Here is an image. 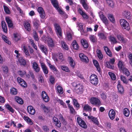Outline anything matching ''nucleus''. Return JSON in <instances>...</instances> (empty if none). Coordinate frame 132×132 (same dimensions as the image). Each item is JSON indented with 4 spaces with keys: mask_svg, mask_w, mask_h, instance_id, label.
Returning <instances> with one entry per match:
<instances>
[{
    "mask_svg": "<svg viewBox=\"0 0 132 132\" xmlns=\"http://www.w3.org/2000/svg\"><path fill=\"white\" fill-rule=\"evenodd\" d=\"M24 26L25 29L28 31L30 30V23L28 22H26L24 23Z\"/></svg>",
    "mask_w": 132,
    "mask_h": 132,
    "instance_id": "34",
    "label": "nucleus"
},
{
    "mask_svg": "<svg viewBox=\"0 0 132 132\" xmlns=\"http://www.w3.org/2000/svg\"><path fill=\"white\" fill-rule=\"evenodd\" d=\"M77 122L80 126L84 128H87V126L85 122L80 117H78L77 118Z\"/></svg>",
    "mask_w": 132,
    "mask_h": 132,
    "instance_id": "6",
    "label": "nucleus"
},
{
    "mask_svg": "<svg viewBox=\"0 0 132 132\" xmlns=\"http://www.w3.org/2000/svg\"><path fill=\"white\" fill-rule=\"evenodd\" d=\"M47 42L48 44V46L49 47H53L54 46L53 40L51 37L48 38Z\"/></svg>",
    "mask_w": 132,
    "mask_h": 132,
    "instance_id": "25",
    "label": "nucleus"
},
{
    "mask_svg": "<svg viewBox=\"0 0 132 132\" xmlns=\"http://www.w3.org/2000/svg\"><path fill=\"white\" fill-rule=\"evenodd\" d=\"M21 39L20 35L17 33L14 34V39L16 42H18Z\"/></svg>",
    "mask_w": 132,
    "mask_h": 132,
    "instance_id": "37",
    "label": "nucleus"
},
{
    "mask_svg": "<svg viewBox=\"0 0 132 132\" xmlns=\"http://www.w3.org/2000/svg\"><path fill=\"white\" fill-rule=\"evenodd\" d=\"M72 45L74 49L77 50L79 49V46L76 40H74L72 43Z\"/></svg>",
    "mask_w": 132,
    "mask_h": 132,
    "instance_id": "30",
    "label": "nucleus"
},
{
    "mask_svg": "<svg viewBox=\"0 0 132 132\" xmlns=\"http://www.w3.org/2000/svg\"><path fill=\"white\" fill-rule=\"evenodd\" d=\"M61 69L62 70L67 72H70V71L69 68L67 66L63 65L61 67Z\"/></svg>",
    "mask_w": 132,
    "mask_h": 132,
    "instance_id": "54",
    "label": "nucleus"
},
{
    "mask_svg": "<svg viewBox=\"0 0 132 132\" xmlns=\"http://www.w3.org/2000/svg\"><path fill=\"white\" fill-rule=\"evenodd\" d=\"M58 117L59 119L61 121L62 123L65 125L67 124V122L62 114H59L58 116Z\"/></svg>",
    "mask_w": 132,
    "mask_h": 132,
    "instance_id": "28",
    "label": "nucleus"
},
{
    "mask_svg": "<svg viewBox=\"0 0 132 132\" xmlns=\"http://www.w3.org/2000/svg\"><path fill=\"white\" fill-rule=\"evenodd\" d=\"M68 106L70 110V113L73 114H75L76 112L73 106L72 105H70V104H68Z\"/></svg>",
    "mask_w": 132,
    "mask_h": 132,
    "instance_id": "40",
    "label": "nucleus"
},
{
    "mask_svg": "<svg viewBox=\"0 0 132 132\" xmlns=\"http://www.w3.org/2000/svg\"><path fill=\"white\" fill-rule=\"evenodd\" d=\"M11 94L12 95H16L17 93V90L14 88H12L10 90Z\"/></svg>",
    "mask_w": 132,
    "mask_h": 132,
    "instance_id": "56",
    "label": "nucleus"
},
{
    "mask_svg": "<svg viewBox=\"0 0 132 132\" xmlns=\"http://www.w3.org/2000/svg\"><path fill=\"white\" fill-rule=\"evenodd\" d=\"M2 70L4 73L7 74L8 72V68L6 66H4L2 67Z\"/></svg>",
    "mask_w": 132,
    "mask_h": 132,
    "instance_id": "59",
    "label": "nucleus"
},
{
    "mask_svg": "<svg viewBox=\"0 0 132 132\" xmlns=\"http://www.w3.org/2000/svg\"><path fill=\"white\" fill-rule=\"evenodd\" d=\"M104 50L107 55L110 57L112 56V54L111 51L107 46H104Z\"/></svg>",
    "mask_w": 132,
    "mask_h": 132,
    "instance_id": "29",
    "label": "nucleus"
},
{
    "mask_svg": "<svg viewBox=\"0 0 132 132\" xmlns=\"http://www.w3.org/2000/svg\"><path fill=\"white\" fill-rule=\"evenodd\" d=\"M23 119L29 124L32 125L33 124V122L31 119L28 117L24 116Z\"/></svg>",
    "mask_w": 132,
    "mask_h": 132,
    "instance_id": "36",
    "label": "nucleus"
},
{
    "mask_svg": "<svg viewBox=\"0 0 132 132\" xmlns=\"http://www.w3.org/2000/svg\"><path fill=\"white\" fill-rule=\"evenodd\" d=\"M18 59L19 62L21 65L24 66H26V62L25 60L21 57H19Z\"/></svg>",
    "mask_w": 132,
    "mask_h": 132,
    "instance_id": "31",
    "label": "nucleus"
},
{
    "mask_svg": "<svg viewBox=\"0 0 132 132\" xmlns=\"http://www.w3.org/2000/svg\"><path fill=\"white\" fill-rule=\"evenodd\" d=\"M88 118L89 119H91L97 125H98V122L96 118L90 116H88Z\"/></svg>",
    "mask_w": 132,
    "mask_h": 132,
    "instance_id": "38",
    "label": "nucleus"
},
{
    "mask_svg": "<svg viewBox=\"0 0 132 132\" xmlns=\"http://www.w3.org/2000/svg\"><path fill=\"white\" fill-rule=\"evenodd\" d=\"M23 48L24 50V53L27 56H28L29 55V54L28 52V50H27L26 47L24 46L23 47Z\"/></svg>",
    "mask_w": 132,
    "mask_h": 132,
    "instance_id": "64",
    "label": "nucleus"
},
{
    "mask_svg": "<svg viewBox=\"0 0 132 132\" xmlns=\"http://www.w3.org/2000/svg\"><path fill=\"white\" fill-rule=\"evenodd\" d=\"M108 74L112 80H115L116 79V76L114 73L111 72H109Z\"/></svg>",
    "mask_w": 132,
    "mask_h": 132,
    "instance_id": "49",
    "label": "nucleus"
},
{
    "mask_svg": "<svg viewBox=\"0 0 132 132\" xmlns=\"http://www.w3.org/2000/svg\"><path fill=\"white\" fill-rule=\"evenodd\" d=\"M109 115L110 119L113 120L115 117L116 112L113 110H111L109 112Z\"/></svg>",
    "mask_w": 132,
    "mask_h": 132,
    "instance_id": "17",
    "label": "nucleus"
},
{
    "mask_svg": "<svg viewBox=\"0 0 132 132\" xmlns=\"http://www.w3.org/2000/svg\"><path fill=\"white\" fill-rule=\"evenodd\" d=\"M73 104L74 106L76 108H78L79 107V104L77 100L75 98L72 99Z\"/></svg>",
    "mask_w": 132,
    "mask_h": 132,
    "instance_id": "42",
    "label": "nucleus"
},
{
    "mask_svg": "<svg viewBox=\"0 0 132 132\" xmlns=\"http://www.w3.org/2000/svg\"><path fill=\"white\" fill-rule=\"evenodd\" d=\"M98 36L100 38L102 39L105 40L106 38L105 34L101 32L98 33Z\"/></svg>",
    "mask_w": 132,
    "mask_h": 132,
    "instance_id": "50",
    "label": "nucleus"
},
{
    "mask_svg": "<svg viewBox=\"0 0 132 132\" xmlns=\"http://www.w3.org/2000/svg\"><path fill=\"white\" fill-rule=\"evenodd\" d=\"M90 40L93 43H94L97 41L96 37L94 35H90L89 36Z\"/></svg>",
    "mask_w": 132,
    "mask_h": 132,
    "instance_id": "45",
    "label": "nucleus"
},
{
    "mask_svg": "<svg viewBox=\"0 0 132 132\" xmlns=\"http://www.w3.org/2000/svg\"><path fill=\"white\" fill-rule=\"evenodd\" d=\"M68 60L69 62V64L73 68H74L75 67V62L72 58L71 57H69L68 58Z\"/></svg>",
    "mask_w": 132,
    "mask_h": 132,
    "instance_id": "22",
    "label": "nucleus"
},
{
    "mask_svg": "<svg viewBox=\"0 0 132 132\" xmlns=\"http://www.w3.org/2000/svg\"><path fill=\"white\" fill-rule=\"evenodd\" d=\"M120 23L123 29L129 30L130 29L129 23L125 19H120Z\"/></svg>",
    "mask_w": 132,
    "mask_h": 132,
    "instance_id": "3",
    "label": "nucleus"
},
{
    "mask_svg": "<svg viewBox=\"0 0 132 132\" xmlns=\"http://www.w3.org/2000/svg\"><path fill=\"white\" fill-rule=\"evenodd\" d=\"M33 35L34 39L36 41H38L39 40V38L38 37V36L35 31L34 32Z\"/></svg>",
    "mask_w": 132,
    "mask_h": 132,
    "instance_id": "62",
    "label": "nucleus"
},
{
    "mask_svg": "<svg viewBox=\"0 0 132 132\" xmlns=\"http://www.w3.org/2000/svg\"><path fill=\"white\" fill-rule=\"evenodd\" d=\"M123 113L125 116L128 117L130 114L129 111L127 108H125L123 110Z\"/></svg>",
    "mask_w": 132,
    "mask_h": 132,
    "instance_id": "48",
    "label": "nucleus"
},
{
    "mask_svg": "<svg viewBox=\"0 0 132 132\" xmlns=\"http://www.w3.org/2000/svg\"><path fill=\"white\" fill-rule=\"evenodd\" d=\"M90 102L92 104L96 106H99L101 104L100 100L96 97L92 98L90 99Z\"/></svg>",
    "mask_w": 132,
    "mask_h": 132,
    "instance_id": "5",
    "label": "nucleus"
},
{
    "mask_svg": "<svg viewBox=\"0 0 132 132\" xmlns=\"http://www.w3.org/2000/svg\"><path fill=\"white\" fill-rule=\"evenodd\" d=\"M116 36L118 40L121 42H124V39L122 35L120 34H117L116 35Z\"/></svg>",
    "mask_w": 132,
    "mask_h": 132,
    "instance_id": "55",
    "label": "nucleus"
},
{
    "mask_svg": "<svg viewBox=\"0 0 132 132\" xmlns=\"http://www.w3.org/2000/svg\"><path fill=\"white\" fill-rule=\"evenodd\" d=\"M26 76L28 78H29L30 77V76L33 79L35 78V76L34 74L32 71H29L28 72V73L26 74Z\"/></svg>",
    "mask_w": 132,
    "mask_h": 132,
    "instance_id": "35",
    "label": "nucleus"
},
{
    "mask_svg": "<svg viewBox=\"0 0 132 132\" xmlns=\"http://www.w3.org/2000/svg\"><path fill=\"white\" fill-rule=\"evenodd\" d=\"M99 16L103 22L106 25L108 24V21L105 16L102 14V12H100L99 14Z\"/></svg>",
    "mask_w": 132,
    "mask_h": 132,
    "instance_id": "12",
    "label": "nucleus"
},
{
    "mask_svg": "<svg viewBox=\"0 0 132 132\" xmlns=\"http://www.w3.org/2000/svg\"><path fill=\"white\" fill-rule=\"evenodd\" d=\"M108 38L111 44H114L118 43L116 38L113 36L111 35H110L108 37Z\"/></svg>",
    "mask_w": 132,
    "mask_h": 132,
    "instance_id": "18",
    "label": "nucleus"
},
{
    "mask_svg": "<svg viewBox=\"0 0 132 132\" xmlns=\"http://www.w3.org/2000/svg\"><path fill=\"white\" fill-rule=\"evenodd\" d=\"M51 2L52 5L56 9L59 7L58 2L56 0H51Z\"/></svg>",
    "mask_w": 132,
    "mask_h": 132,
    "instance_id": "39",
    "label": "nucleus"
},
{
    "mask_svg": "<svg viewBox=\"0 0 132 132\" xmlns=\"http://www.w3.org/2000/svg\"><path fill=\"white\" fill-rule=\"evenodd\" d=\"M27 109L28 112L31 114L34 115L36 111L34 108L31 106H28Z\"/></svg>",
    "mask_w": 132,
    "mask_h": 132,
    "instance_id": "15",
    "label": "nucleus"
},
{
    "mask_svg": "<svg viewBox=\"0 0 132 132\" xmlns=\"http://www.w3.org/2000/svg\"><path fill=\"white\" fill-rule=\"evenodd\" d=\"M83 109L84 110L86 111H91L92 108L88 104H87L85 105Z\"/></svg>",
    "mask_w": 132,
    "mask_h": 132,
    "instance_id": "44",
    "label": "nucleus"
},
{
    "mask_svg": "<svg viewBox=\"0 0 132 132\" xmlns=\"http://www.w3.org/2000/svg\"><path fill=\"white\" fill-rule=\"evenodd\" d=\"M5 19L8 24V27L9 28H13V24L11 20L8 17H6Z\"/></svg>",
    "mask_w": 132,
    "mask_h": 132,
    "instance_id": "26",
    "label": "nucleus"
},
{
    "mask_svg": "<svg viewBox=\"0 0 132 132\" xmlns=\"http://www.w3.org/2000/svg\"><path fill=\"white\" fill-rule=\"evenodd\" d=\"M97 56L99 59L102 60L103 57V56L100 50L97 51Z\"/></svg>",
    "mask_w": 132,
    "mask_h": 132,
    "instance_id": "46",
    "label": "nucleus"
},
{
    "mask_svg": "<svg viewBox=\"0 0 132 132\" xmlns=\"http://www.w3.org/2000/svg\"><path fill=\"white\" fill-rule=\"evenodd\" d=\"M123 15L125 18L128 19L130 20L131 19V15L129 11H124L123 13Z\"/></svg>",
    "mask_w": 132,
    "mask_h": 132,
    "instance_id": "20",
    "label": "nucleus"
},
{
    "mask_svg": "<svg viewBox=\"0 0 132 132\" xmlns=\"http://www.w3.org/2000/svg\"><path fill=\"white\" fill-rule=\"evenodd\" d=\"M39 46L42 51H43L45 55L47 54V51L46 48L43 45L40 44L38 45Z\"/></svg>",
    "mask_w": 132,
    "mask_h": 132,
    "instance_id": "21",
    "label": "nucleus"
},
{
    "mask_svg": "<svg viewBox=\"0 0 132 132\" xmlns=\"http://www.w3.org/2000/svg\"><path fill=\"white\" fill-rule=\"evenodd\" d=\"M90 81L91 83L94 85H96L98 82L97 77L95 74L92 75L90 77Z\"/></svg>",
    "mask_w": 132,
    "mask_h": 132,
    "instance_id": "4",
    "label": "nucleus"
},
{
    "mask_svg": "<svg viewBox=\"0 0 132 132\" xmlns=\"http://www.w3.org/2000/svg\"><path fill=\"white\" fill-rule=\"evenodd\" d=\"M54 27L55 32L57 36L61 38L62 36V30L59 25L56 23L53 24Z\"/></svg>",
    "mask_w": 132,
    "mask_h": 132,
    "instance_id": "2",
    "label": "nucleus"
},
{
    "mask_svg": "<svg viewBox=\"0 0 132 132\" xmlns=\"http://www.w3.org/2000/svg\"><path fill=\"white\" fill-rule=\"evenodd\" d=\"M6 107L7 109L9 110L11 112L13 113L14 112V110L12 107L9 104H7L6 105Z\"/></svg>",
    "mask_w": 132,
    "mask_h": 132,
    "instance_id": "58",
    "label": "nucleus"
},
{
    "mask_svg": "<svg viewBox=\"0 0 132 132\" xmlns=\"http://www.w3.org/2000/svg\"><path fill=\"white\" fill-rule=\"evenodd\" d=\"M38 11L40 14V16L42 19H44L45 16V15L43 8L40 7H38Z\"/></svg>",
    "mask_w": 132,
    "mask_h": 132,
    "instance_id": "10",
    "label": "nucleus"
},
{
    "mask_svg": "<svg viewBox=\"0 0 132 132\" xmlns=\"http://www.w3.org/2000/svg\"><path fill=\"white\" fill-rule=\"evenodd\" d=\"M3 6L5 12L7 14H10V11L8 7L5 5H3Z\"/></svg>",
    "mask_w": 132,
    "mask_h": 132,
    "instance_id": "60",
    "label": "nucleus"
},
{
    "mask_svg": "<svg viewBox=\"0 0 132 132\" xmlns=\"http://www.w3.org/2000/svg\"><path fill=\"white\" fill-rule=\"evenodd\" d=\"M47 64L53 72H55L56 73L58 72L56 68L54 65H52L50 62H48Z\"/></svg>",
    "mask_w": 132,
    "mask_h": 132,
    "instance_id": "24",
    "label": "nucleus"
},
{
    "mask_svg": "<svg viewBox=\"0 0 132 132\" xmlns=\"http://www.w3.org/2000/svg\"><path fill=\"white\" fill-rule=\"evenodd\" d=\"M33 23L34 26L37 30H38L40 29V22L38 19H35Z\"/></svg>",
    "mask_w": 132,
    "mask_h": 132,
    "instance_id": "16",
    "label": "nucleus"
},
{
    "mask_svg": "<svg viewBox=\"0 0 132 132\" xmlns=\"http://www.w3.org/2000/svg\"><path fill=\"white\" fill-rule=\"evenodd\" d=\"M117 87L119 92L121 94L123 93L124 90L123 87L121 85L120 82L118 81Z\"/></svg>",
    "mask_w": 132,
    "mask_h": 132,
    "instance_id": "19",
    "label": "nucleus"
},
{
    "mask_svg": "<svg viewBox=\"0 0 132 132\" xmlns=\"http://www.w3.org/2000/svg\"><path fill=\"white\" fill-rule=\"evenodd\" d=\"M66 38L69 41H71L72 40V35L70 32L68 31L67 32Z\"/></svg>",
    "mask_w": 132,
    "mask_h": 132,
    "instance_id": "43",
    "label": "nucleus"
},
{
    "mask_svg": "<svg viewBox=\"0 0 132 132\" xmlns=\"http://www.w3.org/2000/svg\"><path fill=\"white\" fill-rule=\"evenodd\" d=\"M16 101L18 103L22 104L23 103V101L22 99L18 96H16L15 98Z\"/></svg>",
    "mask_w": 132,
    "mask_h": 132,
    "instance_id": "33",
    "label": "nucleus"
},
{
    "mask_svg": "<svg viewBox=\"0 0 132 132\" xmlns=\"http://www.w3.org/2000/svg\"><path fill=\"white\" fill-rule=\"evenodd\" d=\"M41 96L43 100L45 102H47L49 101V98L45 91H43L42 92Z\"/></svg>",
    "mask_w": 132,
    "mask_h": 132,
    "instance_id": "8",
    "label": "nucleus"
},
{
    "mask_svg": "<svg viewBox=\"0 0 132 132\" xmlns=\"http://www.w3.org/2000/svg\"><path fill=\"white\" fill-rule=\"evenodd\" d=\"M79 56L81 60L83 62H89V60L88 57L84 54L82 53L79 54Z\"/></svg>",
    "mask_w": 132,
    "mask_h": 132,
    "instance_id": "13",
    "label": "nucleus"
},
{
    "mask_svg": "<svg viewBox=\"0 0 132 132\" xmlns=\"http://www.w3.org/2000/svg\"><path fill=\"white\" fill-rule=\"evenodd\" d=\"M78 11L84 19L86 20L88 18V16L85 12L82 11L81 9L80 8L79 9Z\"/></svg>",
    "mask_w": 132,
    "mask_h": 132,
    "instance_id": "14",
    "label": "nucleus"
},
{
    "mask_svg": "<svg viewBox=\"0 0 132 132\" xmlns=\"http://www.w3.org/2000/svg\"><path fill=\"white\" fill-rule=\"evenodd\" d=\"M18 74L21 77H23L26 74V72L25 71H22L19 70L17 72Z\"/></svg>",
    "mask_w": 132,
    "mask_h": 132,
    "instance_id": "57",
    "label": "nucleus"
},
{
    "mask_svg": "<svg viewBox=\"0 0 132 132\" xmlns=\"http://www.w3.org/2000/svg\"><path fill=\"white\" fill-rule=\"evenodd\" d=\"M108 18L110 21L113 23H114L115 22L114 19L112 15L109 14V15Z\"/></svg>",
    "mask_w": 132,
    "mask_h": 132,
    "instance_id": "61",
    "label": "nucleus"
},
{
    "mask_svg": "<svg viewBox=\"0 0 132 132\" xmlns=\"http://www.w3.org/2000/svg\"><path fill=\"white\" fill-rule=\"evenodd\" d=\"M61 44L63 48L66 50H68V47L66 43L63 41H61Z\"/></svg>",
    "mask_w": 132,
    "mask_h": 132,
    "instance_id": "51",
    "label": "nucleus"
},
{
    "mask_svg": "<svg viewBox=\"0 0 132 132\" xmlns=\"http://www.w3.org/2000/svg\"><path fill=\"white\" fill-rule=\"evenodd\" d=\"M81 42L82 45L85 49H87L88 47V43L85 39H82Z\"/></svg>",
    "mask_w": 132,
    "mask_h": 132,
    "instance_id": "23",
    "label": "nucleus"
},
{
    "mask_svg": "<svg viewBox=\"0 0 132 132\" xmlns=\"http://www.w3.org/2000/svg\"><path fill=\"white\" fill-rule=\"evenodd\" d=\"M101 98L104 100H105L107 96L106 94L104 93H102L101 94Z\"/></svg>",
    "mask_w": 132,
    "mask_h": 132,
    "instance_id": "63",
    "label": "nucleus"
},
{
    "mask_svg": "<svg viewBox=\"0 0 132 132\" xmlns=\"http://www.w3.org/2000/svg\"><path fill=\"white\" fill-rule=\"evenodd\" d=\"M111 63L109 62H106V66L108 68L110 69H114V67L113 65L111 64Z\"/></svg>",
    "mask_w": 132,
    "mask_h": 132,
    "instance_id": "52",
    "label": "nucleus"
},
{
    "mask_svg": "<svg viewBox=\"0 0 132 132\" xmlns=\"http://www.w3.org/2000/svg\"><path fill=\"white\" fill-rule=\"evenodd\" d=\"M1 24L3 31L5 33H7V27L5 22L4 21H2Z\"/></svg>",
    "mask_w": 132,
    "mask_h": 132,
    "instance_id": "27",
    "label": "nucleus"
},
{
    "mask_svg": "<svg viewBox=\"0 0 132 132\" xmlns=\"http://www.w3.org/2000/svg\"><path fill=\"white\" fill-rule=\"evenodd\" d=\"M53 122L57 127H60L61 125V124L60 121L58 119L55 117L53 118Z\"/></svg>",
    "mask_w": 132,
    "mask_h": 132,
    "instance_id": "9",
    "label": "nucleus"
},
{
    "mask_svg": "<svg viewBox=\"0 0 132 132\" xmlns=\"http://www.w3.org/2000/svg\"><path fill=\"white\" fill-rule=\"evenodd\" d=\"M93 61L94 65L96 67L97 70L99 72H100L101 71V69L98 62L95 60H93Z\"/></svg>",
    "mask_w": 132,
    "mask_h": 132,
    "instance_id": "32",
    "label": "nucleus"
},
{
    "mask_svg": "<svg viewBox=\"0 0 132 132\" xmlns=\"http://www.w3.org/2000/svg\"><path fill=\"white\" fill-rule=\"evenodd\" d=\"M32 67L34 70L36 72H39L40 70V68L36 62H32Z\"/></svg>",
    "mask_w": 132,
    "mask_h": 132,
    "instance_id": "11",
    "label": "nucleus"
},
{
    "mask_svg": "<svg viewBox=\"0 0 132 132\" xmlns=\"http://www.w3.org/2000/svg\"><path fill=\"white\" fill-rule=\"evenodd\" d=\"M120 79L124 83L127 84L128 82V81L126 79L125 77L122 75L120 76Z\"/></svg>",
    "mask_w": 132,
    "mask_h": 132,
    "instance_id": "53",
    "label": "nucleus"
},
{
    "mask_svg": "<svg viewBox=\"0 0 132 132\" xmlns=\"http://www.w3.org/2000/svg\"><path fill=\"white\" fill-rule=\"evenodd\" d=\"M39 63L44 73L45 74H47L48 72L47 67L44 63L40 62Z\"/></svg>",
    "mask_w": 132,
    "mask_h": 132,
    "instance_id": "7",
    "label": "nucleus"
},
{
    "mask_svg": "<svg viewBox=\"0 0 132 132\" xmlns=\"http://www.w3.org/2000/svg\"><path fill=\"white\" fill-rule=\"evenodd\" d=\"M57 92L60 94H62L63 93V88L60 86H58L56 87Z\"/></svg>",
    "mask_w": 132,
    "mask_h": 132,
    "instance_id": "41",
    "label": "nucleus"
},
{
    "mask_svg": "<svg viewBox=\"0 0 132 132\" xmlns=\"http://www.w3.org/2000/svg\"><path fill=\"white\" fill-rule=\"evenodd\" d=\"M76 89L79 92L82 91L83 90V87L80 84L77 85L75 87Z\"/></svg>",
    "mask_w": 132,
    "mask_h": 132,
    "instance_id": "47",
    "label": "nucleus"
},
{
    "mask_svg": "<svg viewBox=\"0 0 132 132\" xmlns=\"http://www.w3.org/2000/svg\"><path fill=\"white\" fill-rule=\"evenodd\" d=\"M118 66L120 70L123 73L127 76H129L130 73L128 70L125 67L124 63L120 61L118 64Z\"/></svg>",
    "mask_w": 132,
    "mask_h": 132,
    "instance_id": "1",
    "label": "nucleus"
}]
</instances>
